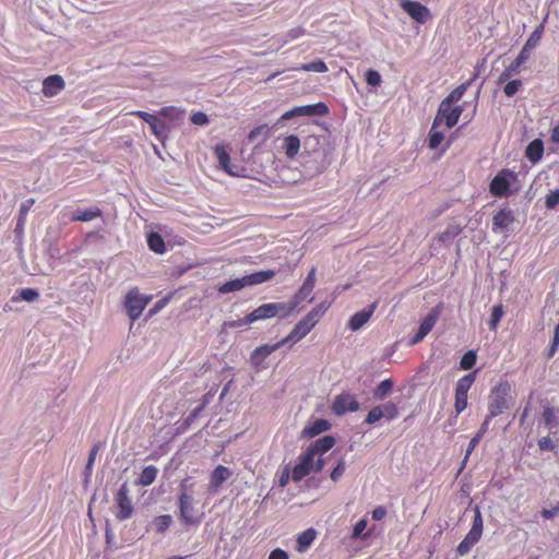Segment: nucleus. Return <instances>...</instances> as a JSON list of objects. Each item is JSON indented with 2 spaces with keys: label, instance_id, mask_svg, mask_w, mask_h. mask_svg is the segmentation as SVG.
Returning a JSON list of instances; mask_svg holds the SVG:
<instances>
[{
  "label": "nucleus",
  "instance_id": "nucleus-21",
  "mask_svg": "<svg viewBox=\"0 0 559 559\" xmlns=\"http://www.w3.org/2000/svg\"><path fill=\"white\" fill-rule=\"evenodd\" d=\"M530 57L525 56L524 52L518 55V57L508 66L504 71L499 75L497 84H502L508 81L513 75H516L520 72V67L526 62Z\"/></svg>",
  "mask_w": 559,
  "mask_h": 559
},
{
  "label": "nucleus",
  "instance_id": "nucleus-2",
  "mask_svg": "<svg viewBox=\"0 0 559 559\" xmlns=\"http://www.w3.org/2000/svg\"><path fill=\"white\" fill-rule=\"evenodd\" d=\"M296 308V302H270L263 304L242 318L245 324H251L259 320L274 317L285 318Z\"/></svg>",
  "mask_w": 559,
  "mask_h": 559
},
{
  "label": "nucleus",
  "instance_id": "nucleus-48",
  "mask_svg": "<svg viewBox=\"0 0 559 559\" xmlns=\"http://www.w3.org/2000/svg\"><path fill=\"white\" fill-rule=\"evenodd\" d=\"M461 229L456 225H450L448 228L439 235V239L442 242H448L453 240L459 234Z\"/></svg>",
  "mask_w": 559,
  "mask_h": 559
},
{
  "label": "nucleus",
  "instance_id": "nucleus-1",
  "mask_svg": "<svg viewBox=\"0 0 559 559\" xmlns=\"http://www.w3.org/2000/svg\"><path fill=\"white\" fill-rule=\"evenodd\" d=\"M330 148L318 135H307L302 142L301 165L308 176L322 174L331 164Z\"/></svg>",
  "mask_w": 559,
  "mask_h": 559
},
{
  "label": "nucleus",
  "instance_id": "nucleus-35",
  "mask_svg": "<svg viewBox=\"0 0 559 559\" xmlns=\"http://www.w3.org/2000/svg\"><path fill=\"white\" fill-rule=\"evenodd\" d=\"M270 135V128L267 124H261L255 127L248 135L250 142L258 144L264 142Z\"/></svg>",
  "mask_w": 559,
  "mask_h": 559
},
{
  "label": "nucleus",
  "instance_id": "nucleus-57",
  "mask_svg": "<svg viewBox=\"0 0 559 559\" xmlns=\"http://www.w3.org/2000/svg\"><path fill=\"white\" fill-rule=\"evenodd\" d=\"M97 452H98V445H94L92 448V450L90 451L87 463H86V466H85V474L86 475L91 474V471H92L93 464L95 462Z\"/></svg>",
  "mask_w": 559,
  "mask_h": 559
},
{
  "label": "nucleus",
  "instance_id": "nucleus-15",
  "mask_svg": "<svg viewBox=\"0 0 559 559\" xmlns=\"http://www.w3.org/2000/svg\"><path fill=\"white\" fill-rule=\"evenodd\" d=\"M215 157L218 162L219 167L228 175L237 177L239 176L238 167L230 164V156L225 145L218 144L214 148Z\"/></svg>",
  "mask_w": 559,
  "mask_h": 559
},
{
  "label": "nucleus",
  "instance_id": "nucleus-30",
  "mask_svg": "<svg viewBox=\"0 0 559 559\" xmlns=\"http://www.w3.org/2000/svg\"><path fill=\"white\" fill-rule=\"evenodd\" d=\"M544 153V144L542 140L532 141L526 147V157L532 162H538Z\"/></svg>",
  "mask_w": 559,
  "mask_h": 559
},
{
  "label": "nucleus",
  "instance_id": "nucleus-23",
  "mask_svg": "<svg viewBox=\"0 0 559 559\" xmlns=\"http://www.w3.org/2000/svg\"><path fill=\"white\" fill-rule=\"evenodd\" d=\"M542 423L548 429L549 433L556 435L559 431V417L552 407H545L542 415Z\"/></svg>",
  "mask_w": 559,
  "mask_h": 559
},
{
  "label": "nucleus",
  "instance_id": "nucleus-16",
  "mask_svg": "<svg viewBox=\"0 0 559 559\" xmlns=\"http://www.w3.org/2000/svg\"><path fill=\"white\" fill-rule=\"evenodd\" d=\"M66 86L64 80L59 74L47 76L43 82V94L47 97H52L62 91Z\"/></svg>",
  "mask_w": 559,
  "mask_h": 559
},
{
  "label": "nucleus",
  "instance_id": "nucleus-52",
  "mask_svg": "<svg viewBox=\"0 0 559 559\" xmlns=\"http://www.w3.org/2000/svg\"><path fill=\"white\" fill-rule=\"evenodd\" d=\"M366 82L370 86H379L381 84V75L376 70H368L366 72Z\"/></svg>",
  "mask_w": 559,
  "mask_h": 559
},
{
  "label": "nucleus",
  "instance_id": "nucleus-63",
  "mask_svg": "<svg viewBox=\"0 0 559 559\" xmlns=\"http://www.w3.org/2000/svg\"><path fill=\"white\" fill-rule=\"evenodd\" d=\"M559 513V502L552 509H544L542 515L545 519H552Z\"/></svg>",
  "mask_w": 559,
  "mask_h": 559
},
{
  "label": "nucleus",
  "instance_id": "nucleus-62",
  "mask_svg": "<svg viewBox=\"0 0 559 559\" xmlns=\"http://www.w3.org/2000/svg\"><path fill=\"white\" fill-rule=\"evenodd\" d=\"M472 528L483 532V518H481V513L478 508H476V510H475V516H474Z\"/></svg>",
  "mask_w": 559,
  "mask_h": 559
},
{
  "label": "nucleus",
  "instance_id": "nucleus-14",
  "mask_svg": "<svg viewBox=\"0 0 559 559\" xmlns=\"http://www.w3.org/2000/svg\"><path fill=\"white\" fill-rule=\"evenodd\" d=\"M179 510H180V519L186 524H193L197 522L194 519V508H193V498L187 492L182 491L178 499Z\"/></svg>",
  "mask_w": 559,
  "mask_h": 559
},
{
  "label": "nucleus",
  "instance_id": "nucleus-18",
  "mask_svg": "<svg viewBox=\"0 0 559 559\" xmlns=\"http://www.w3.org/2000/svg\"><path fill=\"white\" fill-rule=\"evenodd\" d=\"M515 217L513 211L510 209H501L492 217V230L495 233L507 229Z\"/></svg>",
  "mask_w": 559,
  "mask_h": 559
},
{
  "label": "nucleus",
  "instance_id": "nucleus-28",
  "mask_svg": "<svg viewBox=\"0 0 559 559\" xmlns=\"http://www.w3.org/2000/svg\"><path fill=\"white\" fill-rule=\"evenodd\" d=\"M441 309L442 308L439 305L429 311V313L420 322L419 329H421V332H426V334H428L432 330L440 317Z\"/></svg>",
  "mask_w": 559,
  "mask_h": 559
},
{
  "label": "nucleus",
  "instance_id": "nucleus-54",
  "mask_svg": "<svg viewBox=\"0 0 559 559\" xmlns=\"http://www.w3.org/2000/svg\"><path fill=\"white\" fill-rule=\"evenodd\" d=\"M481 437L479 435H475L468 445H467V449L465 451V456H464V460H463V465H465L466 461L468 460L469 455L472 454V452L474 451V449L477 447V444L479 443Z\"/></svg>",
  "mask_w": 559,
  "mask_h": 559
},
{
  "label": "nucleus",
  "instance_id": "nucleus-8",
  "mask_svg": "<svg viewBox=\"0 0 559 559\" xmlns=\"http://www.w3.org/2000/svg\"><path fill=\"white\" fill-rule=\"evenodd\" d=\"M130 489L128 487L127 483H123L117 495H116V503L118 507V512L116 513V518L119 521H124L127 519H130L133 513V504L131 501V498L129 496Z\"/></svg>",
  "mask_w": 559,
  "mask_h": 559
},
{
  "label": "nucleus",
  "instance_id": "nucleus-3",
  "mask_svg": "<svg viewBox=\"0 0 559 559\" xmlns=\"http://www.w3.org/2000/svg\"><path fill=\"white\" fill-rule=\"evenodd\" d=\"M510 393L511 386L508 382H501L491 389L488 401L489 418H495L510 408Z\"/></svg>",
  "mask_w": 559,
  "mask_h": 559
},
{
  "label": "nucleus",
  "instance_id": "nucleus-27",
  "mask_svg": "<svg viewBox=\"0 0 559 559\" xmlns=\"http://www.w3.org/2000/svg\"><path fill=\"white\" fill-rule=\"evenodd\" d=\"M331 428V424L326 419H316L310 426L302 430V435L313 438Z\"/></svg>",
  "mask_w": 559,
  "mask_h": 559
},
{
  "label": "nucleus",
  "instance_id": "nucleus-11",
  "mask_svg": "<svg viewBox=\"0 0 559 559\" xmlns=\"http://www.w3.org/2000/svg\"><path fill=\"white\" fill-rule=\"evenodd\" d=\"M313 459L314 455L308 450L298 457L299 462L296 464L292 473V479L294 481H300L313 472Z\"/></svg>",
  "mask_w": 559,
  "mask_h": 559
},
{
  "label": "nucleus",
  "instance_id": "nucleus-47",
  "mask_svg": "<svg viewBox=\"0 0 559 559\" xmlns=\"http://www.w3.org/2000/svg\"><path fill=\"white\" fill-rule=\"evenodd\" d=\"M475 364H476V354L473 350H468L461 358L460 367L463 370H469L474 367Z\"/></svg>",
  "mask_w": 559,
  "mask_h": 559
},
{
  "label": "nucleus",
  "instance_id": "nucleus-60",
  "mask_svg": "<svg viewBox=\"0 0 559 559\" xmlns=\"http://www.w3.org/2000/svg\"><path fill=\"white\" fill-rule=\"evenodd\" d=\"M538 448L542 451H552L555 449V444L549 437H544L538 440Z\"/></svg>",
  "mask_w": 559,
  "mask_h": 559
},
{
  "label": "nucleus",
  "instance_id": "nucleus-29",
  "mask_svg": "<svg viewBox=\"0 0 559 559\" xmlns=\"http://www.w3.org/2000/svg\"><path fill=\"white\" fill-rule=\"evenodd\" d=\"M301 146L300 139L297 135L290 134L284 139V150L288 158H294Z\"/></svg>",
  "mask_w": 559,
  "mask_h": 559
},
{
  "label": "nucleus",
  "instance_id": "nucleus-36",
  "mask_svg": "<svg viewBox=\"0 0 559 559\" xmlns=\"http://www.w3.org/2000/svg\"><path fill=\"white\" fill-rule=\"evenodd\" d=\"M473 81H474V79H471L467 82L459 85L442 102H445V103H449L452 105L454 103L459 102L462 98V96L464 95V93L467 91V88L471 86Z\"/></svg>",
  "mask_w": 559,
  "mask_h": 559
},
{
  "label": "nucleus",
  "instance_id": "nucleus-40",
  "mask_svg": "<svg viewBox=\"0 0 559 559\" xmlns=\"http://www.w3.org/2000/svg\"><path fill=\"white\" fill-rule=\"evenodd\" d=\"M296 70L324 73L328 71V67L322 60H316L309 63L301 64L299 68H296Z\"/></svg>",
  "mask_w": 559,
  "mask_h": 559
},
{
  "label": "nucleus",
  "instance_id": "nucleus-26",
  "mask_svg": "<svg viewBox=\"0 0 559 559\" xmlns=\"http://www.w3.org/2000/svg\"><path fill=\"white\" fill-rule=\"evenodd\" d=\"M102 215V211L98 207H90L85 210L78 209L72 213L71 221L74 222H90Z\"/></svg>",
  "mask_w": 559,
  "mask_h": 559
},
{
  "label": "nucleus",
  "instance_id": "nucleus-13",
  "mask_svg": "<svg viewBox=\"0 0 559 559\" xmlns=\"http://www.w3.org/2000/svg\"><path fill=\"white\" fill-rule=\"evenodd\" d=\"M377 307H378V301H373L368 307V309H364L361 311L354 313L347 323V328L354 332L361 329L370 320V318L374 313Z\"/></svg>",
  "mask_w": 559,
  "mask_h": 559
},
{
  "label": "nucleus",
  "instance_id": "nucleus-58",
  "mask_svg": "<svg viewBox=\"0 0 559 559\" xmlns=\"http://www.w3.org/2000/svg\"><path fill=\"white\" fill-rule=\"evenodd\" d=\"M475 544L464 538L457 546L456 551L460 556L467 555Z\"/></svg>",
  "mask_w": 559,
  "mask_h": 559
},
{
  "label": "nucleus",
  "instance_id": "nucleus-38",
  "mask_svg": "<svg viewBox=\"0 0 559 559\" xmlns=\"http://www.w3.org/2000/svg\"><path fill=\"white\" fill-rule=\"evenodd\" d=\"M393 389V381L391 379H385L381 381L373 391V397L376 400H383L386 395L391 393Z\"/></svg>",
  "mask_w": 559,
  "mask_h": 559
},
{
  "label": "nucleus",
  "instance_id": "nucleus-53",
  "mask_svg": "<svg viewBox=\"0 0 559 559\" xmlns=\"http://www.w3.org/2000/svg\"><path fill=\"white\" fill-rule=\"evenodd\" d=\"M20 297L27 302H32V301H35L39 297V294L36 289L23 288L20 292Z\"/></svg>",
  "mask_w": 559,
  "mask_h": 559
},
{
  "label": "nucleus",
  "instance_id": "nucleus-50",
  "mask_svg": "<svg viewBox=\"0 0 559 559\" xmlns=\"http://www.w3.org/2000/svg\"><path fill=\"white\" fill-rule=\"evenodd\" d=\"M521 86H522L521 80H512L504 85L503 92L508 97H512L513 95H515L519 92Z\"/></svg>",
  "mask_w": 559,
  "mask_h": 559
},
{
  "label": "nucleus",
  "instance_id": "nucleus-22",
  "mask_svg": "<svg viewBox=\"0 0 559 559\" xmlns=\"http://www.w3.org/2000/svg\"><path fill=\"white\" fill-rule=\"evenodd\" d=\"M335 444V438L332 436H324L313 443H311L307 450L312 453L314 456L317 454H324L329 450H331Z\"/></svg>",
  "mask_w": 559,
  "mask_h": 559
},
{
  "label": "nucleus",
  "instance_id": "nucleus-33",
  "mask_svg": "<svg viewBox=\"0 0 559 559\" xmlns=\"http://www.w3.org/2000/svg\"><path fill=\"white\" fill-rule=\"evenodd\" d=\"M34 204V199H28L20 205L19 217L15 226V233H22L26 222L28 211Z\"/></svg>",
  "mask_w": 559,
  "mask_h": 559
},
{
  "label": "nucleus",
  "instance_id": "nucleus-31",
  "mask_svg": "<svg viewBox=\"0 0 559 559\" xmlns=\"http://www.w3.org/2000/svg\"><path fill=\"white\" fill-rule=\"evenodd\" d=\"M157 474L158 469L156 466H145L142 473L140 474L139 478L136 479V484L144 487L150 486L155 481Z\"/></svg>",
  "mask_w": 559,
  "mask_h": 559
},
{
  "label": "nucleus",
  "instance_id": "nucleus-44",
  "mask_svg": "<svg viewBox=\"0 0 559 559\" xmlns=\"http://www.w3.org/2000/svg\"><path fill=\"white\" fill-rule=\"evenodd\" d=\"M185 110L179 109L175 106L163 107L159 110V115L174 120H181L183 118Z\"/></svg>",
  "mask_w": 559,
  "mask_h": 559
},
{
  "label": "nucleus",
  "instance_id": "nucleus-39",
  "mask_svg": "<svg viewBox=\"0 0 559 559\" xmlns=\"http://www.w3.org/2000/svg\"><path fill=\"white\" fill-rule=\"evenodd\" d=\"M438 127H435V121L432 122V127L429 131L428 146L430 150H436L440 146L442 141L444 140V135L441 131L437 130Z\"/></svg>",
  "mask_w": 559,
  "mask_h": 559
},
{
  "label": "nucleus",
  "instance_id": "nucleus-64",
  "mask_svg": "<svg viewBox=\"0 0 559 559\" xmlns=\"http://www.w3.org/2000/svg\"><path fill=\"white\" fill-rule=\"evenodd\" d=\"M269 559H288V555L283 549L277 548L271 551Z\"/></svg>",
  "mask_w": 559,
  "mask_h": 559
},
{
  "label": "nucleus",
  "instance_id": "nucleus-59",
  "mask_svg": "<svg viewBox=\"0 0 559 559\" xmlns=\"http://www.w3.org/2000/svg\"><path fill=\"white\" fill-rule=\"evenodd\" d=\"M367 527V520L365 519H361L359 520L355 526H354V530H353V534H352V537L353 538H358L361 536L362 532L366 530Z\"/></svg>",
  "mask_w": 559,
  "mask_h": 559
},
{
  "label": "nucleus",
  "instance_id": "nucleus-4",
  "mask_svg": "<svg viewBox=\"0 0 559 559\" xmlns=\"http://www.w3.org/2000/svg\"><path fill=\"white\" fill-rule=\"evenodd\" d=\"M462 112V106L453 107L452 104L441 102L438 107L437 115L433 119L435 127H439L440 124L445 123L447 128H453L457 123Z\"/></svg>",
  "mask_w": 559,
  "mask_h": 559
},
{
  "label": "nucleus",
  "instance_id": "nucleus-19",
  "mask_svg": "<svg viewBox=\"0 0 559 559\" xmlns=\"http://www.w3.org/2000/svg\"><path fill=\"white\" fill-rule=\"evenodd\" d=\"M313 328L302 318L290 331V333L282 340L285 344H295L304 338Z\"/></svg>",
  "mask_w": 559,
  "mask_h": 559
},
{
  "label": "nucleus",
  "instance_id": "nucleus-20",
  "mask_svg": "<svg viewBox=\"0 0 559 559\" xmlns=\"http://www.w3.org/2000/svg\"><path fill=\"white\" fill-rule=\"evenodd\" d=\"M314 282H316V267H312L309 271L302 286L299 288L297 294L294 296V298L289 302H296V307H297L300 301H302L308 296H310V294L312 293L313 287H314Z\"/></svg>",
  "mask_w": 559,
  "mask_h": 559
},
{
  "label": "nucleus",
  "instance_id": "nucleus-41",
  "mask_svg": "<svg viewBox=\"0 0 559 559\" xmlns=\"http://www.w3.org/2000/svg\"><path fill=\"white\" fill-rule=\"evenodd\" d=\"M314 538H316L314 530L309 528V530L302 532L297 538V543L299 545V550H304V549L308 548L312 544Z\"/></svg>",
  "mask_w": 559,
  "mask_h": 559
},
{
  "label": "nucleus",
  "instance_id": "nucleus-34",
  "mask_svg": "<svg viewBox=\"0 0 559 559\" xmlns=\"http://www.w3.org/2000/svg\"><path fill=\"white\" fill-rule=\"evenodd\" d=\"M245 287H247V286L245 284V278L242 276V277H238V278H235V280L227 281L224 284H222L218 287V293L225 295V294H229V293H233V292H238V290H240V289H242Z\"/></svg>",
  "mask_w": 559,
  "mask_h": 559
},
{
  "label": "nucleus",
  "instance_id": "nucleus-32",
  "mask_svg": "<svg viewBox=\"0 0 559 559\" xmlns=\"http://www.w3.org/2000/svg\"><path fill=\"white\" fill-rule=\"evenodd\" d=\"M153 134L156 136V139L165 146L166 140H167V126L164 121L159 120L157 117L148 123Z\"/></svg>",
  "mask_w": 559,
  "mask_h": 559
},
{
  "label": "nucleus",
  "instance_id": "nucleus-25",
  "mask_svg": "<svg viewBox=\"0 0 559 559\" xmlns=\"http://www.w3.org/2000/svg\"><path fill=\"white\" fill-rule=\"evenodd\" d=\"M282 345H285V343H282V341H280L278 343H276L274 345H262V346L257 347L251 355L252 362L254 365H260L265 357L271 355L274 350L280 348Z\"/></svg>",
  "mask_w": 559,
  "mask_h": 559
},
{
  "label": "nucleus",
  "instance_id": "nucleus-6",
  "mask_svg": "<svg viewBox=\"0 0 559 559\" xmlns=\"http://www.w3.org/2000/svg\"><path fill=\"white\" fill-rule=\"evenodd\" d=\"M474 381H475V373L472 372V373H468V374L462 377L456 382L455 403H454L456 415H455L454 419L457 417L459 414H461L467 407V393H468V390L471 389L472 384L474 383Z\"/></svg>",
  "mask_w": 559,
  "mask_h": 559
},
{
  "label": "nucleus",
  "instance_id": "nucleus-49",
  "mask_svg": "<svg viewBox=\"0 0 559 559\" xmlns=\"http://www.w3.org/2000/svg\"><path fill=\"white\" fill-rule=\"evenodd\" d=\"M559 204V189L551 190L545 198V206L554 210Z\"/></svg>",
  "mask_w": 559,
  "mask_h": 559
},
{
  "label": "nucleus",
  "instance_id": "nucleus-46",
  "mask_svg": "<svg viewBox=\"0 0 559 559\" xmlns=\"http://www.w3.org/2000/svg\"><path fill=\"white\" fill-rule=\"evenodd\" d=\"M539 41H540L539 35L532 33L530 35V37L527 38L525 45L521 49V52H524L525 56L530 57L531 51L537 47Z\"/></svg>",
  "mask_w": 559,
  "mask_h": 559
},
{
  "label": "nucleus",
  "instance_id": "nucleus-43",
  "mask_svg": "<svg viewBox=\"0 0 559 559\" xmlns=\"http://www.w3.org/2000/svg\"><path fill=\"white\" fill-rule=\"evenodd\" d=\"M503 314H504V308L501 304L493 306L492 311H491V317L489 320V329L490 330L495 331L497 329Z\"/></svg>",
  "mask_w": 559,
  "mask_h": 559
},
{
  "label": "nucleus",
  "instance_id": "nucleus-17",
  "mask_svg": "<svg viewBox=\"0 0 559 559\" xmlns=\"http://www.w3.org/2000/svg\"><path fill=\"white\" fill-rule=\"evenodd\" d=\"M231 474L233 473L228 467L224 465H217L211 473L209 490L211 492H216L223 483H225L231 476Z\"/></svg>",
  "mask_w": 559,
  "mask_h": 559
},
{
  "label": "nucleus",
  "instance_id": "nucleus-51",
  "mask_svg": "<svg viewBox=\"0 0 559 559\" xmlns=\"http://www.w3.org/2000/svg\"><path fill=\"white\" fill-rule=\"evenodd\" d=\"M381 418H383V414L380 409V406L378 405L369 411V413L367 414V417L365 419V423L368 425H373L377 421H379Z\"/></svg>",
  "mask_w": 559,
  "mask_h": 559
},
{
  "label": "nucleus",
  "instance_id": "nucleus-7",
  "mask_svg": "<svg viewBox=\"0 0 559 559\" xmlns=\"http://www.w3.org/2000/svg\"><path fill=\"white\" fill-rule=\"evenodd\" d=\"M329 112L328 106L320 102L311 105L296 106L284 112L281 120H290L296 117L324 116Z\"/></svg>",
  "mask_w": 559,
  "mask_h": 559
},
{
  "label": "nucleus",
  "instance_id": "nucleus-10",
  "mask_svg": "<svg viewBox=\"0 0 559 559\" xmlns=\"http://www.w3.org/2000/svg\"><path fill=\"white\" fill-rule=\"evenodd\" d=\"M359 409V403L356 397L349 393H342L335 396L332 411L337 416H343L348 412H356Z\"/></svg>",
  "mask_w": 559,
  "mask_h": 559
},
{
  "label": "nucleus",
  "instance_id": "nucleus-37",
  "mask_svg": "<svg viewBox=\"0 0 559 559\" xmlns=\"http://www.w3.org/2000/svg\"><path fill=\"white\" fill-rule=\"evenodd\" d=\"M147 245L152 251L155 253H164L165 251V242L162 236L157 233H151L147 236Z\"/></svg>",
  "mask_w": 559,
  "mask_h": 559
},
{
  "label": "nucleus",
  "instance_id": "nucleus-45",
  "mask_svg": "<svg viewBox=\"0 0 559 559\" xmlns=\"http://www.w3.org/2000/svg\"><path fill=\"white\" fill-rule=\"evenodd\" d=\"M379 406L383 414V418H385L386 420H392L395 417H397L399 409L395 403L390 401Z\"/></svg>",
  "mask_w": 559,
  "mask_h": 559
},
{
  "label": "nucleus",
  "instance_id": "nucleus-5",
  "mask_svg": "<svg viewBox=\"0 0 559 559\" xmlns=\"http://www.w3.org/2000/svg\"><path fill=\"white\" fill-rule=\"evenodd\" d=\"M150 300V297L140 294L136 288L131 289L127 294L124 299V307L127 309L128 316L132 321H135L140 318Z\"/></svg>",
  "mask_w": 559,
  "mask_h": 559
},
{
  "label": "nucleus",
  "instance_id": "nucleus-56",
  "mask_svg": "<svg viewBox=\"0 0 559 559\" xmlns=\"http://www.w3.org/2000/svg\"><path fill=\"white\" fill-rule=\"evenodd\" d=\"M345 472V462L341 460L338 464L333 468L330 477L333 481H337Z\"/></svg>",
  "mask_w": 559,
  "mask_h": 559
},
{
  "label": "nucleus",
  "instance_id": "nucleus-42",
  "mask_svg": "<svg viewBox=\"0 0 559 559\" xmlns=\"http://www.w3.org/2000/svg\"><path fill=\"white\" fill-rule=\"evenodd\" d=\"M173 518L169 514H164L155 518L153 525L157 533H164L170 526Z\"/></svg>",
  "mask_w": 559,
  "mask_h": 559
},
{
  "label": "nucleus",
  "instance_id": "nucleus-9",
  "mask_svg": "<svg viewBox=\"0 0 559 559\" xmlns=\"http://www.w3.org/2000/svg\"><path fill=\"white\" fill-rule=\"evenodd\" d=\"M401 8L417 23H426L430 17V11L420 2L413 0H401Z\"/></svg>",
  "mask_w": 559,
  "mask_h": 559
},
{
  "label": "nucleus",
  "instance_id": "nucleus-24",
  "mask_svg": "<svg viewBox=\"0 0 559 559\" xmlns=\"http://www.w3.org/2000/svg\"><path fill=\"white\" fill-rule=\"evenodd\" d=\"M275 271L273 270H264L259 271L249 275H245V284L246 286H253L258 284L265 283L270 280H272L275 276Z\"/></svg>",
  "mask_w": 559,
  "mask_h": 559
},
{
  "label": "nucleus",
  "instance_id": "nucleus-55",
  "mask_svg": "<svg viewBox=\"0 0 559 559\" xmlns=\"http://www.w3.org/2000/svg\"><path fill=\"white\" fill-rule=\"evenodd\" d=\"M191 122L197 126H206L209 123V118L206 114L202 111L194 112L191 118Z\"/></svg>",
  "mask_w": 559,
  "mask_h": 559
},
{
  "label": "nucleus",
  "instance_id": "nucleus-61",
  "mask_svg": "<svg viewBox=\"0 0 559 559\" xmlns=\"http://www.w3.org/2000/svg\"><path fill=\"white\" fill-rule=\"evenodd\" d=\"M201 413H202V409H201V408H199V407L194 408V409L190 413V415L185 419V421H183V424H182V425H183V427H185V428L190 427V426L194 423V420L200 416V414H201Z\"/></svg>",
  "mask_w": 559,
  "mask_h": 559
},
{
  "label": "nucleus",
  "instance_id": "nucleus-12",
  "mask_svg": "<svg viewBox=\"0 0 559 559\" xmlns=\"http://www.w3.org/2000/svg\"><path fill=\"white\" fill-rule=\"evenodd\" d=\"M508 176H514V174L510 170H501L491 180L490 186H489V191L495 197H503L508 193V191L510 189V182L507 178Z\"/></svg>",
  "mask_w": 559,
  "mask_h": 559
}]
</instances>
